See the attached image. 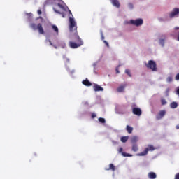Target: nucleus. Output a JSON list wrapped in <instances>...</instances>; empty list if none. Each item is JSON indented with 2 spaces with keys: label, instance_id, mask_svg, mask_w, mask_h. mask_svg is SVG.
<instances>
[{
  "label": "nucleus",
  "instance_id": "obj_1",
  "mask_svg": "<svg viewBox=\"0 0 179 179\" xmlns=\"http://www.w3.org/2000/svg\"><path fill=\"white\" fill-rule=\"evenodd\" d=\"M69 31L73 36H78V24L75 21V19L72 17L69 18Z\"/></svg>",
  "mask_w": 179,
  "mask_h": 179
},
{
  "label": "nucleus",
  "instance_id": "obj_2",
  "mask_svg": "<svg viewBox=\"0 0 179 179\" xmlns=\"http://www.w3.org/2000/svg\"><path fill=\"white\" fill-rule=\"evenodd\" d=\"M73 40L76 41V43L70 41L69 43V45L71 48H78L80 47V45H83V41H82V39H80V37H79V35L73 36Z\"/></svg>",
  "mask_w": 179,
  "mask_h": 179
},
{
  "label": "nucleus",
  "instance_id": "obj_3",
  "mask_svg": "<svg viewBox=\"0 0 179 179\" xmlns=\"http://www.w3.org/2000/svg\"><path fill=\"white\" fill-rule=\"evenodd\" d=\"M53 10L55 12V13L62 15V17H65L66 16V14L64 13H61V10L66 12V8L59 3H57L53 6Z\"/></svg>",
  "mask_w": 179,
  "mask_h": 179
},
{
  "label": "nucleus",
  "instance_id": "obj_4",
  "mask_svg": "<svg viewBox=\"0 0 179 179\" xmlns=\"http://www.w3.org/2000/svg\"><path fill=\"white\" fill-rule=\"evenodd\" d=\"M153 150H156V148L152 145H148V148H145L144 151L137 154V156H146L148 152H153Z\"/></svg>",
  "mask_w": 179,
  "mask_h": 179
},
{
  "label": "nucleus",
  "instance_id": "obj_5",
  "mask_svg": "<svg viewBox=\"0 0 179 179\" xmlns=\"http://www.w3.org/2000/svg\"><path fill=\"white\" fill-rule=\"evenodd\" d=\"M30 27L33 29V30H38L39 34H44V29L41 24L39 23L36 26L35 23H31L30 24Z\"/></svg>",
  "mask_w": 179,
  "mask_h": 179
},
{
  "label": "nucleus",
  "instance_id": "obj_6",
  "mask_svg": "<svg viewBox=\"0 0 179 179\" xmlns=\"http://www.w3.org/2000/svg\"><path fill=\"white\" fill-rule=\"evenodd\" d=\"M146 68L151 69L152 72H156L157 71V67L156 65V62L153 60H149L148 64H145Z\"/></svg>",
  "mask_w": 179,
  "mask_h": 179
},
{
  "label": "nucleus",
  "instance_id": "obj_7",
  "mask_svg": "<svg viewBox=\"0 0 179 179\" xmlns=\"http://www.w3.org/2000/svg\"><path fill=\"white\" fill-rule=\"evenodd\" d=\"M132 113L134 115L137 117H141L142 115V110L140 108H136V105H132Z\"/></svg>",
  "mask_w": 179,
  "mask_h": 179
},
{
  "label": "nucleus",
  "instance_id": "obj_8",
  "mask_svg": "<svg viewBox=\"0 0 179 179\" xmlns=\"http://www.w3.org/2000/svg\"><path fill=\"white\" fill-rule=\"evenodd\" d=\"M131 24H134V26H142L143 24V20L142 19H137V20H130Z\"/></svg>",
  "mask_w": 179,
  "mask_h": 179
},
{
  "label": "nucleus",
  "instance_id": "obj_9",
  "mask_svg": "<svg viewBox=\"0 0 179 179\" xmlns=\"http://www.w3.org/2000/svg\"><path fill=\"white\" fill-rule=\"evenodd\" d=\"M179 15V8H174L172 12L169 13V17L173 19V17H176V16H178Z\"/></svg>",
  "mask_w": 179,
  "mask_h": 179
},
{
  "label": "nucleus",
  "instance_id": "obj_10",
  "mask_svg": "<svg viewBox=\"0 0 179 179\" xmlns=\"http://www.w3.org/2000/svg\"><path fill=\"white\" fill-rule=\"evenodd\" d=\"M123 149L122 148H120L118 149V152L122 153V156H124V157H132V155L127 153L125 152H122Z\"/></svg>",
  "mask_w": 179,
  "mask_h": 179
},
{
  "label": "nucleus",
  "instance_id": "obj_11",
  "mask_svg": "<svg viewBox=\"0 0 179 179\" xmlns=\"http://www.w3.org/2000/svg\"><path fill=\"white\" fill-rule=\"evenodd\" d=\"M93 89L94 92H103V90H104V88H103L101 86L99 85L98 84H94L93 86Z\"/></svg>",
  "mask_w": 179,
  "mask_h": 179
},
{
  "label": "nucleus",
  "instance_id": "obj_12",
  "mask_svg": "<svg viewBox=\"0 0 179 179\" xmlns=\"http://www.w3.org/2000/svg\"><path fill=\"white\" fill-rule=\"evenodd\" d=\"M166 115V110H161L157 115V120H162Z\"/></svg>",
  "mask_w": 179,
  "mask_h": 179
},
{
  "label": "nucleus",
  "instance_id": "obj_13",
  "mask_svg": "<svg viewBox=\"0 0 179 179\" xmlns=\"http://www.w3.org/2000/svg\"><path fill=\"white\" fill-rule=\"evenodd\" d=\"M82 83L83 85H84V86H87V87L92 86V83H90V81H89L87 78L83 80Z\"/></svg>",
  "mask_w": 179,
  "mask_h": 179
},
{
  "label": "nucleus",
  "instance_id": "obj_14",
  "mask_svg": "<svg viewBox=\"0 0 179 179\" xmlns=\"http://www.w3.org/2000/svg\"><path fill=\"white\" fill-rule=\"evenodd\" d=\"M112 5L116 8H120V1L118 0H110Z\"/></svg>",
  "mask_w": 179,
  "mask_h": 179
},
{
  "label": "nucleus",
  "instance_id": "obj_15",
  "mask_svg": "<svg viewBox=\"0 0 179 179\" xmlns=\"http://www.w3.org/2000/svg\"><path fill=\"white\" fill-rule=\"evenodd\" d=\"M105 170L106 171H108L110 170H112V171H115V166L113 164H109V168H106Z\"/></svg>",
  "mask_w": 179,
  "mask_h": 179
},
{
  "label": "nucleus",
  "instance_id": "obj_16",
  "mask_svg": "<svg viewBox=\"0 0 179 179\" xmlns=\"http://www.w3.org/2000/svg\"><path fill=\"white\" fill-rule=\"evenodd\" d=\"M157 176L155 173V172H150L148 173V178L150 179H155Z\"/></svg>",
  "mask_w": 179,
  "mask_h": 179
},
{
  "label": "nucleus",
  "instance_id": "obj_17",
  "mask_svg": "<svg viewBox=\"0 0 179 179\" xmlns=\"http://www.w3.org/2000/svg\"><path fill=\"white\" fill-rule=\"evenodd\" d=\"M125 85H120L117 89V91L119 92V93H122V92H124V89H125Z\"/></svg>",
  "mask_w": 179,
  "mask_h": 179
},
{
  "label": "nucleus",
  "instance_id": "obj_18",
  "mask_svg": "<svg viewBox=\"0 0 179 179\" xmlns=\"http://www.w3.org/2000/svg\"><path fill=\"white\" fill-rule=\"evenodd\" d=\"M126 129H127L128 134H132V131H134V127H132L129 125H127L126 127Z\"/></svg>",
  "mask_w": 179,
  "mask_h": 179
},
{
  "label": "nucleus",
  "instance_id": "obj_19",
  "mask_svg": "<svg viewBox=\"0 0 179 179\" xmlns=\"http://www.w3.org/2000/svg\"><path fill=\"white\" fill-rule=\"evenodd\" d=\"M52 29L53 31H55V33H56L57 36H58V33H59L58 27H57V25H52Z\"/></svg>",
  "mask_w": 179,
  "mask_h": 179
},
{
  "label": "nucleus",
  "instance_id": "obj_20",
  "mask_svg": "<svg viewBox=\"0 0 179 179\" xmlns=\"http://www.w3.org/2000/svg\"><path fill=\"white\" fill-rule=\"evenodd\" d=\"M170 107L171 108H177V107H178V104L177 103V102H172L170 104Z\"/></svg>",
  "mask_w": 179,
  "mask_h": 179
},
{
  "label": "nucleus",
  "instance_id": "obj_21",
  "mask_svg": "<svg viewBox=\"0 0 179 179\" xmlns=\"http://www.w3.org/2000/svg\"><path fill=\"white\" fill-rule=\"evenodd\" d=\"M131 143H133V145L136 144V143L138 142V137H136V136L132 137L131 139Z\"/></svg>",
  "mask_w": 179,
  "mask_h": 179
},
{
  "label": "nucleus",
  "instance_id": "obj_22",
  "mask_svg": "<svg viewBox=\"0 0 179 179\" xmlns=\"http://www.w3.org/2000/svg\"><path fill=\"white\" fill-rule=\"evenodd\" d=\"M138 144H133L132 145V150L133 152H138Z\"/></svg>",
  "mask_w": 179,
  "mask_h": 179
},
{
  "label": "nucleus",
  "instance_id": "obj_23",
  "mask_svg": "<svg viewBox=\"0 0 179 179\" xmlns=\"http://www.w3.org/2000/svg\"><path fill=\"white\" fill-rule=\"evenodd\" d=\"M128 136H123L121 138V141L123 142V143H125L127 141H128Z\"/></svg>",
  "mask_w": 179,
  "mask_h": 179
},
{
  "label": "nucleus",
  "instance_id": "obj_24",
  "mask_svg": "<svg viewBox=\"0 0 179 179\" xmlns=\"http://www.w3.org/2000/svg\"><path fill=\"white\" fill-rule=\"evenodd\" d=\"M98 120L99 121V122H101V124H106V119L103 118V117H99L98 119Z\"/></svg>",
  "mask_w": 179,
  "mask_h": 179
},
{
  "label": "nucleus",
  "instance_id": "obj_25",
  "mask_svg": "<svg viewBox=\"0 0 179 179\" xmlns=\"http://www.w3.org/2000/svg\"><path fill=\"white\" fill-rule=\"evenodd\" d=\"M125 73H127V75H128V76H129V78H131L132 76V75H131V71L129 69H126Z\"/></svg>",
  "mask_w": 179,
  "mask_h": 179
},
{
  "label": "nucleus",
  "instance_id": "obj_26",
  "mask_svg": "<svg viewBox=\"0 0 179 179\" xmlns=\"http://www.w3.org/2000/svg\"><path fill=\"white\" fill-rule=\"evenodd\" d=\"M161 103L162 106H166V104H167V101L164 99H161Z\"/></svg>",
  "mask_w": 179,
  "mask_h": 179
},
{
  "label": "nucleus",
  "instance_id": "obj_27",
  "mask_svg": "<svg viewBox=\"0 0 179 179\" xmlns=\"http://www.w3.org/2000/svg\"><path fill=\"white\" fill-rule=\"evenodd\" d=\"M159 44H161V45H162V47H164V39H160Z\"/></svg>",
  "mask_w": 179,
  "mask_h": 179
},
{
  "label": "nucleus",
  "instance_id": "obj_28",
  "mask_svg": "<svg viewBox=\"0 0 179 179\" xmlns=\"http://www.w3.org/2000/svg\"><path fill=\"white\" fill-rule=\"evenodd\" d=\"M167 82H173V78L171 77H168L166 79Z\"/></svg>",
  "mask_w": 179,
  "mask_h": 179
},
{
  "label": "nucleus",
  "instance_id": "obj_29",
  "mask_svg": "<svg viewBox=\"0 0 179 179\" xmlns=\"http://www.w3.org/2000/svg\"><path fill=\"white\" fill-rule=\"evenodd\" d=\"M104 44H106V47H110V44H108V42L107 41H103Z\"/></svg>",
  "mask_w": 179,
  "mask_h": 179
},
{
  "label": "nucleus",
  "instance_id": "obj_30",
  "mask_svg": "<svg viewBox=\"0 0 179 179\" xmlns=\"http://www.w3.org/2000/svg\"><path fill=\"white\" fill-rule=\"evenodd\" d=\"M66 9H68L69 13L70 15H71V16H72L71 17H73V15H72V11H71V10H69V8H68V7H66Z\"/></svg>",
  "mask_w": 179,
  "mask_h": 179
},
{
  "label": "nucleus",
  "instance_id": "obj_31",
  "mask_svg": "<svg viewBox=\"0 0 179 179\" xmlns=\"http://www.w3.org/2000/svg\"><path fill=\"white\" fill-rule=\"evenodd\" d=\"M176 80H179V73L175 77Z\"/></svg>",
  "mask_w": 179,
  "mask_h": 179
},
{
  "label": "nucleus",
  "instance_id": "obj_32",
  "mask_svg": "<svg viewBox=\"0 0 179 179\" xmlns=\"http://www.w3.org/2000/svg\"><path fill=\"white\" fill-rule=\"evenodd\" d=\"M92 118H96V117H97V115H96V113H92Z\"/></svg>",
  "mask_w": 179,
  "mask_h": 179
},
{
  "label": "nucleus",
  "instance_id": "obj_33",
  "mask_svg": "<svg viewBox=\"0 0 179 179\" xmlns=\"http://www.w3.org/2000/svg\"><path fill=\"white\" fill-rule=\"evenodd\" d=\"M37 13L38 15H41V13H43V12L41 11V9L38 10Z\"/></svg>",
  "mask_w": 179,
  "mask_h": 179
},
{
  "label": "nucleus",
  "instance_id": "obj_34",
  "mask_svg": "<svg viewBox=\"0 0 179 179\" xmlns=\"http://www.w3.org/2000/svg\"><path fill=\"white\" fill-rule=\"evenodd\" d=\"M49 43H50V45H52L53 47H55V48H57V46L54 45L52 44V42H51L50 40H49Z\"/></svg>",
  "mask_w": 179,
  "mask_h": 179
},
{
  "label": "nucleus",
  "instance_id": "obj_35",
  "mask_svg": "<svg viewBox=\"0 0 179 179\" xmlns=\"http://www.w3.org/2000/svg\"><path fill=\"white\" fill-rule=\"evenodd\" d=\"M175 179H179V173L175 175Z\"/></svg>",
  "mask_w": 179,
  "mask_h": 179
},
{
  "label": "nucleus",
  "instance_id": "obj_36",
  "mask_svg": "<svg viewBox=\"0 0 179 179\" xmlns=\"http://www.w3.org/2000/svg\"><path fill=\"white\" fill-rule=\"evenodd\" d=\"M101 40H103V41H104V35H103V33H101Z\"/></svg>",
  "mask_w": 179,
  "mask_h": 179
},
{
  "label": "nucleus",
  "instance_id": "obj_37",
  "mask_svg": "<svg viewBox=\"0 0 179 179\" xmlns=\"http://www.w3.org/2000/svg\"><path fill=\"white\" fill-rule=\"evenodd\" d=\"M176 93H177V94H178V96H179V87L177 88V90H176Z\"/></svg>",
  "mask_w": 179,
  "mask_h": 179
},
{
  "label": "nucleus",
  "instance_id": "obj_38",
  "mask_svg": "<svg viewBox=\"0 0 179 179\" xmlns=\"http://www.w3.org/2000/svg\"><path fill=\"white\" fill-rule=\"evenodd\" d=\"M69 59H68V58H66V62H67V63H69Z\"/></svg>",
  "mask_w": 179,
  "mask_h": 179
},
{
  "label": "nucleus",
  "instance_id": "obj_39",
  "mask_svg": "<svg viewBox=\"0 0 179 179\" xmlns=\"http://www.w3.org/2000/svg\"><path fill=\"white\" fill-rule=\"evenodd\" d=\"M116 73H120V71L118 70V69H116Z\"/></svg>",
  "mask_w": 179,
  "mask_h": 179
},
{
  "label": "nucleus",
  "instance_id": "obj_40",
  "mask_svg": "<svg viewBox=\"0 0 179 179\" xmlns=\"http://www.w3.org/2000/svg\"><path fill=\"white\" fill-rule=\"evenodd\" d=\"M176 129H179V124L176 125Z\"/></svg>",
  "mask_w": 179,
  "mask_h": 179
},
{
  "label": "nucleus",
  "instance_id": "obj_41",
  "mask_svg": "<svg viewBox=\"0 0 179 179\" xmlns=\"http://www.w3.org/2000/svg\"><path fill=\"white\" fill-rule=\"evenodd\" d=\"M175 30H179V27H175Z\"/></svg>",
  "mask_w": 179,
  "mask_h": 179
},
{
  "label": "nucleus",
  "instance_id": "obj_42",
  "mask_svg": "<svg viewBox=\"0 0 179 179\" xmlns=\"http://www.w3.org/2000/svg\"><path fill=\"white\" fill-rule=\"evenodd\" d=\"M37 19H41L42 20H43V17H39Z\"/></svg>",
  "mask_w": 179,
  "mask_h": 179
},
{
  "label": "nucleus",
  "instance_id": "obj_43",
  "mask_svg": "<svg viewBox=\"0 0 179 179\" xmlns=\"http://www.w3.org/2000/svg\"><path fill=\"white\" fill-rule=\"evenodd\" d=\"M61 1H62V0H57L58 2H61Z\"/></svg>",
  "mask_w": 179,
  "mask_h": 179
},
{
  "label": "nucleus",
  "instance_id": "obj_44",
  "mask_svg": "<svg viewBox=\"0 0 179 179\" xmlns=\"http://www.w3.org/2000/svg\"><path fill=\"white\" fill-rule=\"evenodd\" d=\"M130 5V6H132V4H129Z\"/></svg>",
  "mask_w": 179,
  "mask_h": 179
},
{
  "label": "nucleus",
  "instance_id": "obj_45",
  "mask_svg": "<svg viewBox=\"0 0 179 179\" xmlns=\"http://www.w3.org/2000/svg\"><path fill=\"white\" fill-rule=\"evenodd\" d=\"M52 1H55V0H52Z\"/></svg>",
  "mask_w": 179,
  "mask_h": 179
}]
</instances>
